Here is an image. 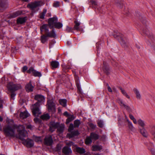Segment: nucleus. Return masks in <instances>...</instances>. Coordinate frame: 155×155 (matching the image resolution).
<instances>
[{
    "instance_id": "1",
    "label": "nucleus",
    "mask_w": 155,
    "mask_h": 155,
    "mask_svg": "<svg viewBox=\"0 0 155 155\" xmlns=\"http://www.w3.org/2000/svg\"><path fill=\"white\" fill-rule=\"evenodd\" d=\"M18 138L23 141V143L26 144L28 147H31L34 145L33 141L31 139H25L24 138L28 136L27 132L25 130V128L23 125H21L18 127Z\"/></svg>"
},
{
    "instance_id": "2",
    "label": "nucleus",
    "mask_w": 155,
    "mask_h": 155,
    "mask_svg": "<svg viewBox=\"0 0 155 155\" xmlns=\"http://www.w3.org/2000/svg\"><path fill=\"white\" fill-rule=\"evenodd\" d=\"M35 99L37 101V102L31 106V108L33 115L35 116H38L41 113L40 106L44 102L45 98L44 96L37 94L35 96Z\"/></svg>"
},
{
    "instance_id": "3",
    "label": "nucleus",
    "mask_w": 155,
    "mask_h": 155,
    "mask_svg": "<svg viewBox=\"0 0 155 155\" xmlns=\"http://www.w3.org/2000/svg\"><path fill=\"white\" fill-rule=\"evenodd\" d=\"M21 125L17 127V125L14 124H12L11 125L8 124L5 126L3 129L5 135L7 137H15L16 135L15 133L16 129H17V131L18 132V127Z\"/></svg>"
},
{
    "instance_id": "4",
    "label": "nucleus",
    "mask_w": 155,
    "mask_h": 155,
    "mask_svg": "<svg viewBox=\"0 0 155 155\" xmlns=\"http://www.w3.org/2000/svg\"><path fill=\"white\" fill-rule=\"evenodd\" d=\"M57 21L58 18L56 17L50 18L48 19V25L51 29L53 28L54 26L58 29H60L62 27V24L60 22H57Z\"/></svg>"
},
{
    "instance_id": "5",
    "label": "nucleus",
    "mask_w": 155,
    "mask_h": 155,
    "mask_svg": "<svg viewBox=\"0 0 155 155\" xmlns=\"http://www.w3.org/2000/svg\"><path fill=\"white\" fill-rule=\"evenodd\" d=\"M114 38L118 39L121 45L124 48L127 47V41L124 35L117 32H115L113 35Z\"/></svg>"
},
{
    "instance_id": "6",
    "label": "nucleus",
    "mask_w": 155,
    "mask_h": 155,
    "mask_svg": "<svg viewBox=\"0 0 155 155\" xmlns=\"http://www.w3.org/2000/svg\"><path fill=\"white\" fill-rule=\"evenodd\" d=\"M7 87L10 91H13L18 90L21 88V85L19 84H16L12 83H9L7 84Z\"/></svg>"
},
{
    "instance_id": "7",
    "label": "nucleus",
    "mask_w": 155,
    "mask_h": 155,
    "mask_svg": "<svg viewBox=\"0 0 155 155\" xmlns=\"http://www.w3.org/2000/svg\"><path fill=\"white\" fill-rule=\"evenodd\" d=\"M43 4L42 2L40 1H35L28 4V6L32 10H34L35 8L41 6Z\"/></svg>"
},
{
    "instance_id": "8",
    "label": "nucleus",
    "mask_w": 155,
    "mask_h": 155,
    "mask_svg": "<svg viewBox=\"0 0 155 155\" xmlns=\"http://www.w3.org/2000/svg\"><path fill=\"white\" fill-rule=\"evenodd\" d=\"M47 107L49 112H54L55 111V105L53 101L50 100L48 102Z\"/></svg>"
},
{
    "instance_id": "9",
    "label": "nucleus",
    "mask_w": 155,
    "mask_h": 155,
    "mask_svg": "<svg viewBox=\"0 0 155 155\" xmlns=\"http://www.w3.org/2000/svg\"><path fill=\"white\" fill-rule=\"evenodd\" d=\"M142 31L143 34L146 35L148 36L152 42H153L155 40V39L154 38L152 33H150L148 29H142Z\"/></svg>"
},
{
    "instance_id": "10",
    "label": "nucleus",
    "mask_w": 155,
    "mask_h": 155,
    "mask_svg": "<svg viewBox=\"0 0 155 155\" xmlns=\"http://www.w3.org/2000/svg\"><path fill=\"white\" fill-rule=\"evenodd\" d=\"M44 143L47 146H51L52 145L53 140L52 136L51 135L46 136L44 139Z\"/></svg>"
},
{
    "instance_id": "11",
    "label": "nucleus",
    "mask_w": 155,
    "mask_h": 155,
    "mask_svg": "<svg viewBox=\"0 0 155 155\" xmlns=\"http://www.w3.org/2000/svg\"><path fill=\"white\" fill-rule=\"evenodd\" d=\"M27 72L29 73H30L32 72L33 75L35 77H40L41 76V74L40 72L34 70L33 68H31L28 70Z\"/></svg>"
},
{
    "instance_id": "12",
    "label": "nucleus",
    "mask_w": 155,
    "mask_h": 155,
    "mask_svg": "<svg viewBox=\"0 0 155 155\" xmlns=\"http://www.w3.org/2000/svg\"><path fill=\"white\" fill-rule=\"evenodd\" d=\"M59 123L54 122H51L50 124V130L52 132L54 131L55 129L57 128Z\"/></svg>"
},
{
    "instance_id": "13",
    "label": "nucleus",
    "mask_w": 155,
    "mask_h": 155,
    "mask_svg": "<svg viewBox=\"0 0 155 155\" xmlns=\"http://www.w3.org/2000/svg\"><path fill=\"white\" fill-rule=\"evenodd\" d=\"M62 152L65 155H69L72 153L71 148L68 146H65L62 149Z\"/></svg>"
},
{
    "instance_id": "14",
    "label": "nucleus",
    "mask_w": 155,
    "mask_h": 155,
    "mask_svg": "<svg viewBox=\"0 0 155 155\" xmlns=\"http://www.w3.org/2000/svg\"><path fill=\"white\" fill-rule=\"evenodd\" d=\"M103 70L104 72L108 75L110 73V70L108 65L106 62H104Z\"/></svg>"
},
{
    "instance_id": "15",
    "label": "nucleus",
    "mask_w": 155,
    "mask_h": 155,
    "mask_svg": "<svg viewBox=\"0 0 155 155\" xmlns=\"http://www.w3.org/2000/svg\"><path fill=\"white\" fill-rule=\"evenodd\" d=\"M117 102L120 104L121 106H123L129 112L131 111V109L130 107L127 105L125 104L123 102L122 100L120 99H119L117 100Z\"/></svg>"
},
{
    "instance_id": "16",
    "label": "nucleus",
    "mask_w": 155,
    "mask_h": 155,
    "mask_svg": "<svg viewBox=\"0 0 155 155\" xmlns=\"http://www.w3.org/2000/svg\"><path fill=\"white\" fill-rule=\"evenodd\" d=\"M48 25L47 24H44L40 27V31L42 33L44 31L46 34H47L49 31L48 28Z\"/></svg>"
},
{
    "instance_id": "17",
    "label": "nucleus",
    "mask_w": 155,
    "mask_h": 155,
    "mask_svg": "<svg viewBox=\"0 0 155 155\" xmlns=\"http://www.w3.org/2000/svg\"><path fill=\"white\" fill-rule=\"evenodd\" d=\"M33 88L34 87L32 86L31 81H30L29 83L26 84L25 86L26 90L28 92L32 91Z\"/></svg>"
},
{
    "instance_id": "18",
    "label": "nucleus",
    "mask_w": 155,
    "mask_h": 155,
    "mask_svg": "<svg viewBox=\"0 0 155 155\" xmlns=\"http://www.w3.org/2000/svg\"><path fill=\"white\" fill-rule=\"evenodd\" d=\"M26 20V17H19L17 20V23L18 24H22L25 23Z\"/></svg>"
},
{
    "instance_id": "19",
    "label": "nucleus",
    "mask_w": 155,
    "mask_h": 155,
    "mask_svg": "<svg viewBox=\"0 0 155 155\" xmlns=\"http://www.w3.org/2000/svg\"><path fill=\"white\" fill-rule=\"evenodd\" d=\"M91 139L94 140H97L99 138V136L94 132H92L90 136Z\"/></svg>"
},
{
    "instance_id": "20",
    "label": "nucleus",
    "mask_w": 155,
    "mask_h": 155,
    "mask_svg": "<svg viewBox=\"0 0 155 155\" xmlns=\"http://www.w3.org/2000/svg\"><path fill=\"white\" fill-rule=\"evenodd\" d=\"M139 130L140 132L143 137H147V132L144 127H143L142 128H139Z\"/></svg>"
},
{
    "instance_id": "21",
    "label": "nucleus",
    "mask_w": 155,
    "mask_h": 155,
    "mask_svg": "<svg viewBox=\"0 0 155 155\" xmlns=\"http://www.w3.org/2000/svg\"><path fill=\"white\" fill-rule=\"evenodd\" d=\"M133 91L136 95L137 98L139 100L140 99L141 96L138 90L136 88H134L133 89Z\"/></svg>"
},
{
    "instance_id": "22",
    "label": "nucleus",
    "mask_w": 155,
    "mask_h": 155,
    "mask_svg": "<svg viewBox=\"0 0 155 155\" xmlns=\"http://www.w3.org/2000/svg\"><path fill=\"white\" fill-rule=\"evenodd\" d=\"M46 34L47 35V36H48V37H49L55 38L57 36L56 34L54 29L52 30L50 32H48Z\"/></svg>"
},
{
    "instance_id": "23",
    "label": "nucleus",
    "mask_w": 155,
    "mask_h": 155,
    "mask_svg": "<svg viewBox=\"0 0 155 155\" xmlns=\"http://www.w3.org/2000/svg\"><path fill=\"white\" fill-rule=\"evenodd\" d=\"M64 128V125L63 124H60L59 123V125L57 128L58 131L59 133H62L63 132Z\"/></svg>"
},
{
    "instance_id": "24",
    "label": "nucleus",
    "mask_w": 155,
    "mask_h": 155,
    "mask_svg": "<svg viewBox=\"0 0 155 155\" xmlns=\"http://www.w3.org/2000/svg\"><path fill=\"white\" fill-rule=\"evenodd\" d=\"M29 115V114L26 111L21 112L20 114V117L23 119L27 118Z\"/></svg>"
},
{
    "instance_id": "25",
    "label": "nucleus",
    "mask_w": 155,
    "mask_h": 155,
    "mask_svg": "<svg viewBox=\"0 0 155 155\" xmlns=\"http://www.w3.org/2000/svg\"><path fill=\"white\" fill-rule=\"evenodd\" d=\"M92 150L93 151L100 150L102 149V147L101 146L95 145L92 146Z\"/></svg>"
},
{
    "instance_id": "26",
    "label": "nucleus",
    "mask_w": 155,
    "mask_h": 155,
    "mask_svg": "<svg viewBox=\"0 0 155 155\" xmlns=\"http://www.w3.org/2000/svg\"><path fill=\"white\" fill-rule=\"evenodd\" d=\"M51 65L53 69L57 68L59 65L58 62L55 61H53L51 62Z\"/></svg>"
},
{
    "instance_id": "27",
    "label": "nucleus",
    "mask_w": 155,
    "mask_h": 155,
    "mask_svg": "<svg viewBox=\"0 0 155 155\" xmlns=\"http://www.w3.org/2000/svg\"><path fill=\"white\" fill-rule=\"evenodd\" d=\"M68 134L70 137H72L78 135L79 134V132L77 130L72 131Z\"/></svg>"
},
{
    "instance_id": "28",
    "label": "nucleus",
    "mask_w": 155,
    "mask_h": 155,
    "mask_svg": "<svg viewBox=\"0 0 155 155\" xmlns=\"http://www.w3.org/2000/svg\"><path fill=\"white\" fill-rule=\"evenodd\" d=\"M76 151L81 154L84 153L85 152V150L83 148L77 147L76 148Z\"/></svg>"
},
{
    "instance_id": "29",
    "label": "nucleus",
    "mask_w": 155,
    "mask_h": 155,
    "mask_svg": "<svg viewBox=\"0 0 155 155\" xmlns=\"http://www.w3.org/2000/svg\"><path fill=\"white\" fill-rule=\"evenodd\" d=\"M22 12L20 11H17L13 13L10 15L11 18H14L17 17L19 15H21Z\"/></svg>"
},
{
    "instance_id": "30",
    "label": "nucleus",
    "mask_w": 155,
    "mask_h": 155,
    "mask_svg": "<svg viewBox=\"0 0 155 155\" xmlns=\"http://www.w3.org/2000/svg\"><path fill=\"white\" fill-rule=\"evenodd\" d=\"M6 7V4L2 0H0V10H2Z\"/></svg>"
},
{
    "instance_id": "31",
    "label": "nucleus",
    "mask_w": 155,
    "mask_h": 155,
    "mask_svg": "<svg viewBox=\"0 0 155 155\" xmlns=\"http://www.w3.org/2000/svg\"><path fill=\"white\" fill-rule=\"evenodd\" d=\"M128 122V126L129 129L132 131H134L135 130V128L134 127L132 123L129 120H127Z\"/></svg>"
},
{
    "instance_id": "32",
    "label": "nucleus",
    "mask_w": 155,
    "mask_h": 155,
    "mask_svg": "<svg viewBox=\"0 0 155 155\" xmlns=\"http://www.w3.org/2000/svg\"><path fill=\"white\" fill-rule=\"evenodd\" d=\"M48 36H47V35H42L41 36V42L43 43H44L48 40Z\"/></svg>"
},
{
    "instance_id": "33",
    "label": "nucleus",
    "mask_w": 155,
    "mask_h": 155,
    "mask_svg": "<svg viewBox=\"0 0 155 155\" xmlns=\"http://www.w3.org/2000/svg\"><path fill=\"white\" fill-rule=\"evenodd\" d=\"M74 23H75V25L73 28V29L74 30H76L77 31H80L79 29V26L80 25V24L79 22H78L77 21H74Z\"/></svg>"
},
{
    "instance_id": "34",
    "label": "nucleus",
    "mask_w": 155,
    "mask_h": 155,
    "mask_svg": "<svg viewBox=\"0 0 155 155\" xmlns=\"http://www.w3.org/2000/svg\"><path fill=\"white\" fill-rule=\"evenodd\" d=\"M116 4L117 7L120 8H122L124 3L122 1H119L117 0L116 2Z\"/></svg>"
},
{
    "instance_id": "35",
    "label": "nucleus",
    "mask_w": 155,
    "mask_h": 155,
    "mask_svg": "<svg viewBox=\"0 0 155 155\" xmlns=\"http://www.w3.org/2000/svg\"><path fill=\"white\" fill-rule=\"evenodd\" d=\"M50 116L48 114H45L41 115V118L43 120H47L50 118Z\"/></svg>"
},
{
    "instance_id": "36",
    "label": "nucleus",
    "mask_w": 155,
    "mask_h": 155,
    "mask_svg": "<svg viewBox=\"0 0 155 155\" xmlns=\"http://www.w3.org/2000/svg\"><path fill=\"white\" fill-rule=\"evenodd\" d=\"M92 139L89 136V137H87L85 140V143L87 145H89L91 144L92 142Z\"/></svg>"
},
{
    "instance_id": "37",
    "label": "nucleus",
    "mask_w": 155,
    "mask_h": 155,
    "mask_svg": "<svg viewBox=\"0 0 155 155\" xmlns=\"http://www.w3.org/2000/svg\"><path fill=\"white\" fill-rule=\"evenodd\" d=\"M59 102L60 104L63 106L64 107L66 106L67 102V101L66 99H60L59 101Z\"/></svg>"
},
{
    "instance_id": "38",
    "label": "nucleus",
    "mask_w": 155,
    "mask_h": 155,
    "mask_svg": "<svg viewBox=\"0 0 155 155\" xmlns=\"http://www.w3.org/2000/svg\"><path fill=\"white\" fill-rule=\"evenodd\" d=\"M138 124L142 128L144 127L145 126V124L144 121L141 119H139L137 121Z\"/></svg>"
},
{
    "instance_id": "39",
    "label": "nucleus",
    "mask_w": 155,
    "mask_h": 155,
    "mask_svg": "<svg viewBox=\"0 0 155 155\" xmlns=\"http://www.w3.org/2000/svg\"><path fill=\"white\" fill-rule=\"evenodd\" d=\"M119 88L120 90L122 93L125 96L128 98H130V96L127 94V93L124 90L120 87H119Z\"/></svg>"
},
{
    "instance_id": "40",
    "label": "nucleus",
    "mask_w": 155,
    "mask_h": 155,
    "mask_svg": "<svg viewBox=\"0 0 155 155\" xmlns=\"http://www.w3.org/2000/svg\"><path fill=\"white\" fill-rule=\"evenodd\" d=\"M76 85L78 89V92L79 93L82 94L81 90V88L80 85L78 81H77L76 82Z\"/></svg>"
},
{
    "instance_id": "41",
    "label": "nucleus",
    "mask_w": 155,
    "mask_h": 155,
    "mask_svg": "<svg viewBox=\"0 0 155 155\" xmlns=\"http://www.w3.org/2000/svg\"><path fill=\"white\" fill-rule=\"evenodd\" d=\"M80 124L81 122L80 120H76L74 122V127H78Z\"/></svg>"
},
{
    "instance_id": "42",
    "label": "nucleus",
    "mask_w": 155,
    "mask_h": 155,
    "mask_svg": "<svg viewBox=\"0 0 155 155\" xmlns=\"http://www.w3.org/2000/svg\"><path fill=\"white\" fill-rule=\"evenodd\" d=\"M74 128V126L73 124H70L69 127L68 129V131L71 132L72 131Z\"/></svg>"
},
{
    "instance_id": "43",
    "label": "nucleus",
    "mask_w": 155,
    "mask_h": 155,
    "mask_svg": "<svg viewBox=\"0 0 155 155\" xmlns=\"http://www.w3.org/2000/svg\"><path fill=\"white\" fill-rule=\"evenodd\" d=\"M90 4H91L94 8H95L97 5V3L95 1L91 0L90 1Z\"/></svg>"
},
{
    "instance_id": "44",
    "label": "nucleus",
    "mask_w": 155,
    "mask_h": 155,
    "mask_svg": "<svg viewBox=\"0 0 155 155\" xmlns=\"http://www.w3.org/2000/svg\"><path fill=\"white\" fill-rule=\"evenodd\" d=\"M33 139L35 142H38L41 141V138L40 137L34 136Z\"/></svg>"
},
{
    "instance_id": "45",
    "label": "nucleus",
    "mask_w": 155,
    "mask_h": 155,
    "mask_svg": "<svg viewBox=\"0 0 155 155\" xmlns=\"http://www.w3.org/2000/svg\"><path fill=\"white\" fill-rule=\"evenodd\" d=\"M60 5V2L58 1L55 2L53 4V7L57 8Z\"/></svg>"
},
{
    "instance_id": "46",
    "label": "nucleus",
    "mask_w": 155,
    "mask_h": 155,
    "mask_svg": "<svg viewBox=\"0 0 155 155\" xmlns=\"http://www.w3.org/2000/svg\"><path fill=\"white\" fill-rule=\"evenodd\" d=\"M97 124L99 127L102 128L103 127V122L102 120L99 121L97 122Z\"/></svg>"
},
{
    "instance_id": "47",
    "label": "nucleus",
    "mask_w": 155,
    "mask_h": 155,
    "mask_svg": "<svg viewBox=\"0 0 155 155\" xmlns=\"http://www.w3.org/2000/svg\"><path fill=\"white\" fill-rule=\"evenodd\" d=\"M151 133L154 136L155 139V126H154L151 131Z\"/></svg>"
},
{
    "instance_id": "48",
    "label": "nucleus",
    "mask_w": 155,
    "mask_h": 155,
    "mask_svg": "<svg viewBox=\"0 0 155 155\" xmlns=\"http://www.w3.org/2000/svg\"><path fill=\"white\" fill-rule=\"evenodd\" d=\"M74 119V117L72 115L70 117L68 118L67 120V122L68 123L69 122L71 121Z\"/></svg>"
},
{
    "instance_id": "49",
    "label": "nucleus",
    "mask_w": 155,
    "mask_h": 155,
    "mask_svg": "<svg viewBox=\"0 0 155 155\" xmlns=\"http://www.w3.org/2000/svg\"><path fill=\"white\" fill-rule=\"evenodd\" d=\"M66 145L69 147H70L71 146H74V143L71 141H69L66 143Z\"/></svg>"
},
{
    "instance_id": "50",
    "label": "nucleus",
    "mask_w": 155,
    "mask_h": 155,
    "mask_svg": "<svg viewBox=\"0 0 155 155\" xmlns=\"http://www.w3.org/2000/svg\"><path fill=\"white\" fill-rule=\"evenodd\" d=\"M89 126L92 129H94L96 127V125L92 123H90L89 124Z\"/></svg>"
},
{
    "instance_id": "51",
    "label": "nucleus",
    "mask_w": 155,
    "mask_h": 155,
    "mask_svg": "<svg viewBox=\"0 0 155 155\" xmlns=\"http://www.w3.org/2000/svg\"><path fill=\"white\" fill-rule=\"evenodd\" d=\"M66 30V31L68 32H71L72 31V28L71 27H70L68 26H67Z\"/></svg>"
},
{
    "instance_id": "52",
    "label": "nucleus",
    "mask_w": 155,
    "mask_h": 155,
    "mask_svg": "<svg viewBox=\"0 0 155 155\" xmlns=\"http://www.w3.org/2000/svg\"><path fill=\"white\" fill-rule=\"evenodd\" d=\"M71 68V67L69 66H65L63 68V70L64 71H65L66 72V70H68Z\"/></svg>"
},
{
    "instance_id": "53",
    "label": "nucleus",
    "mask_w": 155,
    "mask_h": 155,
    "mask_svg": "<svg viewBox=\"0 0 155 155\" xmlns=\"http://www.w3.org/2000/svg\"><path fill=\"white\" fill-rule=\"evenodd\" d=\"M139 18L140 20L141 21H142V22H143V23H145L144 21H145L146 19L145 17L143 16H140Z\"/></svg>"
},
{
    "instance_id": "54",
    "label": "nucleus",
    "mask_w": 155,
    "mask_h": 155,
    "mask_svg": "<svg viewBox=\"0 0 155 155\" xmlns=\"http://www.w3.org/2000/svg\"><path fill=\"white\" fill-rule=\"evenodd\" d=\"M45 15L43 14L42 13H41L40 14V18L41 19H44L45 18Z\"/></svg>"
},
{
    "instance_id": "55",
    "label": "nucleus",
    "mask_w": 155,
    "mask_h": 155,
    "mask_svg": "<svg viewBox=\"0 0 155 155\" xmlns=\"http://www.w3.org/2000/svg\"><path fill=\"white\" fill-rule=\"evenodd\" d=\"M27 67L26 66H24L22 68V71L24 72H25L27 70Z\"/></svg>"
},
{
    "instance_id": "56",
    "label": "nucleus",
    "mask_w": 155,
    "mask_h": 155,
    "mask_svg": "<svg viewBox=\"0 0 155 155\" xmlns=\"http://www.w3.org/2000/svg\"><path fill=\"white\" fill-rule=\"evenodd\" d=\"M15 95V94L13 92H12L11 93V97L13 99H14V97Z\"/></svg>"
},
{
    "instance_id": "57",
    "label": "nucleus",
    "mask_w": 155,
    "mask_h": 155,
    "mask_svg": "<svg viewBox=\"0 0 155 155\" xmlns=\"http://www.w3.org/2000/svg\"><path fill=\"white\" fill-rule=\"evenodd\" d=\"M65 116L67 117H68L69 116V114H68V112L65 111L63 114Z\"/></svg>"
},
{
    "instance_id": "58",
    "label": "nucleus",
    "mask_w": 155,
    "mask_h": 155,
    "mask_svg": "<svg viewBox=\"0 0 155 155\" xmlns=\"http://www.w3.org/2000/svg\"><path fill=\"white\" fill-rule=\"evenodd\" d=\"M129 117L130 118V119L132 120H133L134 119H135L134 117V116L132 115V114H130L129 115Z\"/></svg>"
},
{
    "instance_id": "59",
    "label": "nucleus",
    "mask_w": 155,
    "mask_h": 155,
    "mask_svg": "<svg viewBox=\"0 0 155 155\" xmlns=\"http://www.w3.org/2000/svg\"><path fill=\"white\" fill-rule=\"evenodd\" d=\"M3 101L2 100H0V108L2 107V103Z\"/></svg>"
},
{
    "instance_id": "60",
    "label": "nucleus",
    "mask_w": 155,
    "mask_h": 155,
    "mask_svg": "<svg viewBox=\"0 0 155 155\" xmlns=\"http://www.w3.org/2000/svg\"><path fill=\"white\" fill-rule=\"evenodd\" d=\"M107 85H108V87H107V89H108V91H109V92H112V90H111V88H110V87L108 85V84H107Z\"/></svg>"
},
{
    "instance_id": "61",
    "label": "nucleus",
    "mask_w": 155,
    "mask_h": 155,
    "mask_svg": "<svg viewBox=\"0 0 155 155\" xmlns=\"http://www.w3.org/2000/svg\"><path fill=\"white\" fill-rule=\"evenodd\" d=\"M47 12V9L45 8H44L43 10V12H42L43 14L45 15V14Z\"/></svg>"
},
{
    "instance_id": "62",
    "label": "nucleus",
    "mask_w": 155,
    "mask_h": 155,
    "mask_svg": "<svg viewBox=\"0 0 155 155\" xmlns=\"http://www.w3.org/2000/svg\"><path fill=\"white\" fill-rule=\"evenodd\" d=\"M26 128L28 129H32V127L31 125H29L27 126Z\"/></svg>"
},
{
    "instance_id": "63",
    "label": "nucleus",
    "mask_w": 155,
    "mask_h": 155,
    "mask_svg": "<svg viewBox=\"0 0 155 155\" xmlns=\"http://www.w3.org/2000/svg\"><path fill=\"white\" fill-rule=\"evenodd\" d=\"M133 121L134 124H136L137 123L136 120L135 118L133 120Z\"/></svg>"
},
{
    "instance_id": "64",
    "label": "nucleus",
    "mask_w": 155,
    "mask_h": 155,
    "mask_svg": "<svg viewBox=\"0 0 155 155\" xmlns=\"http://www.w3.org/2000/svg\"><path fill=\"white\" fill-rule=\"evenodd\" d=\"M152 153L153 155H155V151H152Z\"/></svg>"
}]
</instances>
